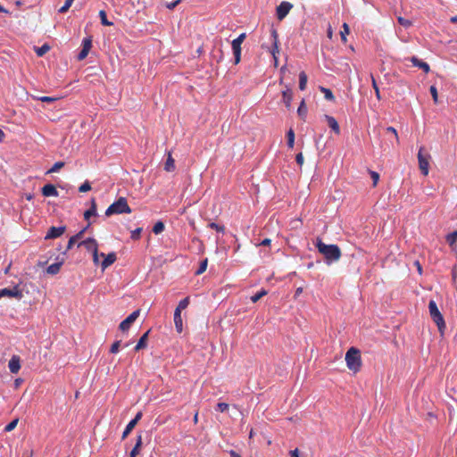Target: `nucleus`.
Returning a JSON list of instances; mask_svg holds the SVG:
<instances>
[{
	"label": "nucleus",
	"mask_w": 457,
	"mask_h": 457,
	"mask_svg": "<svg viewBox=\"0 0 457 457\" xmlns=\"http://www.w3.org/2000/svg\"><path fill=\"white\" fill-rule=\"evenodd\" d=\"M92 254H93V262H94V263L96 265L98 264V262H99L98 250L94 252V253H92Z\"/></svg>",
	"instance_id": "nucleus-57"
},
{
	"label": "nucleus",
	"mask_w": 457,
	"mask_h": 457,
	"mask_svg": "<svg viewBox=\"0 0 457 457\" xmlns=\"http://www.w3.org/2000/svg\"><path fill=\"white\" fill-rule=\"evenodd\" d=\"M83 237V231H79V233H77L75 236H73L72 237L75 238L76 241L79 240L81 237Z\"/></svg>",
	"instance_id": "nucleus-61"
},
{
	"label": "nucleus",
	"mask_w": 457,
	"mask_h": 457,
	"mask_svg": "<svg viewBox=\"0 0 457 457\" xmlns=\"http://www.w3.org/2000/svg\"><path fill=\"white\" fill-rule=\"evenodd\" d=\"M430 154L426 151L424 146H420L418 152L419 168L424 176H427L429 171Z\"/></svg>",
	"instance_id": "nucleus-5"
},
{
	"label": "nucleus",
	"mask_w": 457,
	"mask_h": 457,
	"mask_svg": "<svg viewBox=\"0 0 457 457\" xmlns=\"http://www.w3.org/2000/svg\"><path fill=\"white\" fill-rule=\"evenodd\" d=\"M142 445H143L142 436L141 435H137L136 445L133 447V449L131 450L130 453L137 455L139 453V452H140Z\"/></svg>",
	"instance_id": "nucleus-24"
},
{
	"label": "nucleus",
	"mask_w": 457,
	"mask_h": 457,
	"mask_svg": "<svg viewBox=\"0 0 457 457\" xmlns=\"http://www.w3.org/2000/svg\"><path fill=\"white\" fill-rule=\"evenodd\" d=\"M315 245L318 251L325 257L327 264L337 262L341 257V250L337 245H326L321 239L318 238Z\"/></svg>",
	"instance_id": "nucleus-1"
},
{
	"label": "nucleus",
	"mask_w": 457,
	"mask_h": 457,
	"mask_svg": "<svg viewBox=\"0 0 457 457\" xmlns=\"http://www.w3.org/2000/svg\"><path fill=\"white\" fill-rule=\"evenodd\" d=\"M49 49H50L49 46L45 44V45L36 48V54H37V56L41 57L44 54H46L49 51Z\"/></svg>",
	"instance_id": "nucleus-34"
},
{
	"label": "nucleus",
	"mask_w": 457,
	"mask_h": 457,
	"mask_svg": "<svg viewBox=\"0 0 457 457\" xmlns=\"http://www.w3.org/2000/svg\"><path fill=\"white\" fill-rule=\"evenodd\" d=\"M150 330L146 331L138 340L137 345L135 346V351L138 352L141 349H144L146 347V341L148 338Z\"/></svg>",
	"instance_id": "nucleus-20"
},
{
	"label": "nucleus",
	"mask_w": 457,
	"mask_h": 457,
	"mask_svg": "<svg viewBox=\"0 0 457 457\" xmlns=\"http://www.w3.org/2000/svg\"><path fill=\"white\" fill-rule=\"evenodd\" d=\"M96 204L95 202V199H92V205L88 210H87L84 212V218H85V220H89L91 216H96Z\"/></svg>",
	"instance_id": "nucleus-23"
},
{
	"label": "nucleus",
	"mask_w": 457,
	"mask_h": 457,
	"mask_svg": "<svg viewBox=\"0 0 457 457\" xmlns=\"http://www.w3.org/2000/svg\"><path fill=\"white\" fill-rule=\"evenodd\" d=\"M372 87H373V88L375 90L377 98L380 99L379 88H378V87L377 85V82H376V80H375V79L373 77H372Z\"/></svg>",
	"instance_id": "nucleus-51"
},
{
	"label": "nucleus",
	"mask_w": 457,
	"mask_h": 457,
	"mask_svg": "<svg viewBox=\"0 0 457 457\" xmlns=\"http://www.w3.org/2000/svg\"><path fill=\"white\" fill-rule=\"evenodd\" d=\"M429 314L433 321L436 324L438 330L443 334L445 328V322L442 313L440 312L436 303L434 300H430L428 303Z\"/></svg>",
	"instance_id": "nucleus-4"
},
{
	"label": "nucleus",
	"mask_w": 457,
	"mask_h": 457,
	"mask_svg": "<svg viewBox=\"0 0 457 457\" xmlns=\"http://www.w3.org/2000/svg\"><path fill=\"white\" fill-rule=\"evenodd\" d=\"M140 313V310L137 309L131 312L124 320H122L120 325L119 328L125 332L129 329L130 326L135 322V320L138 318Z\"/></svg>",
	"instance_id": "nucleus-7"
},
{
	"label": "nucleus",
	"mask_w": 457,
	"mask_h": 457,
	"mask_svg": "<svg viewBox=\"0 0 457 457\" xmlns=\"http://www.w3.org/2000/svg\"><path fill=\"white\" fill-rule=\"evenodd\" d=\"M446 241L449 244L450 246H453L456 241H457V230L453 231V233H450L446 237Z\"/></svg>",
	"instance_id": "nucleus-36"
},
{
	"label": "nucleus",
	"mask_w": 457,
	"mask_h": 457,
	"mask_svg": "<svg viewBox=\"0 0 457 457\" xmlns=\"http://www.w3.org/2000/svg\"><path fill=\"white\" fill-rule=\"evenodd\" d=\"M165 228L164 223L161 220L157 221L153 227V232L155 235L162 233Z\"/></svg>",
	"instance_id": "nucleus-30"
},
{
	"label": "nucleus",
	"mask_w": 457,
	"mask_h": 457,
	"mask_svg": "<svg viewBox=\"0 0 457 457\" xmlns=\"http://www.w3.org/2000/svg\"><path fill=\"white\" fill-rule=\"evenodd\" d=\"M142 416H143L142 411H138L136 414L135 418L133 420H131V421L134 422L137 425V422L141 420Z\"/></svg>",
	"instance_id": "nucleus-56"
},
{
	"label": "nucleus",
	"mask_w": 457,
	"mask_h": 457,
	"mask_svg": "<svg viewBox=\"0 0 457 457\" xmlns=\"http://www.w3.org/2000/svg\"><path fill=\"white\" fill-rule=\"evenodd\" d=\"M64 166L63 162H55L50 170L46 173H53L57 172L60 169H62Z\"/></svg>",
	"instance_id": "nucleus-41"
},
{
	"label": "nucleus",
	"mask_w": 457,
	"mask_h": 457,
	"mask_svg": "<svg viewBox=\"0 0 457 457\" xmlns=\"http://www.w3.org/2000/svg\"><path fill=\"white\" fill-rule=\"evenodd\" d=\"M307 84V75L304 71H301L299 74V88L300 90H304L306 88Z\"/></svg>",
	"instance_id": "nucleus-27"
},
{
	"label": "nucleus",
	"mask_w": 457,
	"mask_h": 457,
	"mask_svg": "<svg viewBox=\"0 0 457 457\" xmlns=\"http://www.w3.org/2000/svg\"><path fill=\"white\" fill-rule=\"evenodd\" d=\"M410 61L411 62L414 67L421 69L425 73H428L430 71L429 65L426 62H423L422 60L419 59L418 57L412 56L411 57Z\"/></svg>",
	"instance_id": "nucleus-15"
},
{
	"label": "nucleus",
	"mask_w": 457,
	"mask_h": 457,
	"mask_svg": "<svg viewBox=\"0 0 457 457\" xmlns=\"http://www.w3.org/2000/svg\"><path fill=\"white\" fill-rule=\"evenodd\" d=\"M397 21H398L399 24L402 25L404 28H409L412 24V22L410 20H407V19H405V18H403L402 16H399L397 18Z\"/></svg>",
	"instance_id": "nucleus-42"
},
{
	"label": "nucleus",
	"mask_w": 457,
	"mask_h": 457,
	"mask_svg": "<svg viewBox=\"0 0 457 457\" xmlns=\"http://www.w3.org/2000/svg\"><path fill=\"white\" fill-rule=\"evenodd\" d=\"M57 98L55 97H51V96H41L38 98V100H40L41 102H46V103H53L56 100Z\"/></svg>",
	"instance_id": "nucleus-53"
},
{
	"label": "nucleus",
	"mask_w": 457,
	"mask_h": 457,
	"mask_svg": "<svg viewBox=\"0 0 457 457\" xmlns=\"http://www.w3.org/2000/svg\"><path fill=\"white\" fill-rule=\"evenodd\" d=\"M271 37L273 38V47H272L271 54L275 59V62H277L276 53H278V32L275 29H271Z\"/></svg>",
	"instance_id": "nucleus-19"
},
{
	"label": "nucleus",
	"mask_w": 457,
	"mask_h": 457,
	"mask_svg": "<svg viewBox=\"0 0 457 457\" xmlns=\"http://www.w3.org/2000/svg\"><path fill=\"white\" fill-rule=\"evenodd\" d=\"M92 47V38L91 37H84L82 40V48L87 51H90Z\"/></svg>",
	"instance_id": "nucleus-37"
},
{
	"label": "nucleus",
	"mask_w": 457,
	"mask_h": 457,
	"mask_svg": "<svg viewBox=\"0 0 457 457\" xmlns=\"http://www.w3.org/2000/svg\"><path fill=\"white\" fill-rule=\"evenodd\" d=\"M207 264H208V259L204 258L200 262V265H199L198 269L196 270V271L195 272V274L197 276L203 274L207 269Z\"/></svg>",
	"instance_id": "nucleus-29"
},
{
	"label": "nucleus",
	"mask_w": 457,
	"mask_h": 457,
	"mask_svg": "<svg viewBox=\"0 0 457 457\" xmlns=\"http://www.w3.org/2000/svg\"><path fill=\"white\" fill-rule=\"evenodd\" d=\"M5 137L4 132L0 129V142H3Z\"/></svg>",
	"instance_id": "nucleus-64"
},
{
	"label": "nucleus",
	"mask_w": 457,
	"mask_h": 457,
	"mask_svg": "<svg viewBox=\"0 0 457 457\" xmlns=\"http://www.w3.org/2000/svg\"><path fill=\"white\" fill-rule=\"evenodd\" d=\"M370 174L373 181V187H376L379 179V174L373 170H370Z\"/></svg>",
	"instance_id": "nucleus-48"
},
{
	"label": "nucleus",
	"mask_w": 457,
	"mask_h": 457,
	"mask_svg": "<svg viewBox=\"0 0 457 457\" xmlns=\"http://www.w3.org/2000/svg\"><path fill=\"white\" fill-rule=\"evenodd\" d=\"M208 227L212 228V229H215L218 232L223 233L225 231V227L223 225H220V224H218L216 222H210L208 224Z\"/></svg>",
	"instance_id": "nucleus-39"
},
{
	"label": "nucleus",
	"mask_w": 457,
	"mask_h": 457,
	"mask_svg": "<svg viewBox=\"0 0 457 457\" xmlns=\"http://www.w3.org/2000/svg\"><path fill=\"white\" fill-rule=\"evenodd\" d=\"M136 427V424L134 422H132L131 420L128 423V425L126 426L123 433H122V436L121 438L122 439H125L129 434L130 432L132 431V429Z\"/></svg>",
	"instance_id": "nucleus-33"
},
{
	"label": "nucleus",
	"mask_w": 457,
	"mask_h": 457,
	"mask_svg": "<svg viewBox=\"0 0 457 457\" xmlns=\"http://www.w3.org/2000/svg\"><path fill=\"white\" fill-rule=\"evenodd\" d=\"M62 265V262H54L47 267L46 272L51 275H55L60 271Z\"/></svg>",
	"instance_id": "nucleus-21"
},
{
	"label": "nucleus",
	"mask_w": 457,
	"mask_h": 457,
	"mask_svg": "<svg viewBox=\"0 0 457 457\" xmlns=\"http://www.w3.org/2000/svg\"><path fill=\"white\" fill-rule=\"evenodd\" d=\"M85 246L87 251H91L92 253L98 250V245L95 238L88 237L86 240L81 241L79 243L78 246Z\"/></svg>",
	"instance_id": "nucleus-11"
},
{
	"label": "nucleus",
	"mask_w": 457,
	"mask_h": 457,
	"mask_svg": "<svg viewBox=\"0 0 457 457\" xmlns=\"http://www.w3.org/2000/svg\"><path fill=\"white\" fill-rule=\"evenodd\" d=\"M175 169V161L174 159L172 158L171 156V154L169 153L168 154V157H167V160L165 162V165H164V170L166 171H173Z\"/></svg>",
	"instance_id": "nucleus-22"
},
{
	"label": "nucleus",
	"mask_w": 457,
	"mask_h": 457,
	"mask_svg": "<svg viewBox=\"0 0 457 457\" xmlns=\"http://www.w3.org/2000/svg\"><path fill=\"white\" fill-rule=\"evenodd\" d=\"M303 292V287H297L295 293V297L299 296Z\"/></svg>",
	"instance_id": "nucleus-63"
},
{
	"label": "nucleus",
	"mask_w": 457,
	"mask_h": 457,
	"mask_svg": "<svg viewBox=\"0 0 457 457\" xmlns=\"http://www.w3.org/2000/svg\"><path fill=\"white\" fill-rule=\"evenodd\" d=\"M9 296L14 297L16 299L21 300L23 297L22 290L19 288L18 286L13 287L12 288H3L0 290V297Z\"/></svg>",
	"instance_id": "nucleus-8"
},
{
	"label": "nucleus",
	"mask_w": 457,
	"mask_h": 457,
	"mask_svg": "<svg viewBox=\"0 0 457 457\" xmlns=\"http://www.w3.org/2000/svg\"><path fill=\"white\" fill-rule=\"evenodd\" d=\"M293 99V92L288 86L282 91V101L287 109L291 107V102Z\"/></svg>",
	"instance_id": "nucleus-16"
},
{
	"label": "nucleus",
	"mask_w": 457,
	"mask_h": 457,
	"mask_svg": "<svg viewBox=\"0 0 457 457\" xmlns=\"http://www.w3.org/2000/svg\"><path fill=\"white\" fill-rule=\"evenodd\" d=\"M120 346V340L115 341V342L112 345V346H111V348H110V352H111L112 353H117L119 352Z\"/></svg>",
	"instance_id": "nucleus-47"
},
{
	"label": "nucleus",
	"mask_w": 457,
	"mask_h": 457,
	"mask_svg": "<svg viewBox=\"0 0 457 457\" xmlns=\"http://www.w3.org/2000/svg\"><path fill=\"white\" fill-rule=\"evenodd\" d=\"M342 28H343V30H341L340 36H341L342 41L345 43L346 42V35L349 34L350 29L346 23H344Z\"/></svg>",
	"instance_id": "nucleus-38"
},
{
	"label": "nucleus",
	"mask_w": 457,
	"mask_h": 457,
	"mask_svg": "<svg viewBox=\"0 0 457 457\" xmlns=\"http://www.w3.org/2000/svg\"><path fill=\"white\" fill-rule=\"evenodd\" d=\"M228 409V404L226 403H219L217 404V411L224 412Z\"/></svg>",
	"instance_id": "nucleus-49"
},
{
	"label": "nucleus",
	"mask_w": 457,
	"mask_h": 457,
	"mask_svg": "<svg viewBox=\"0 0 457 457\" xmlns=\"http://www.w3.org/2000/svg\"><path fill=\"white\" fill-rule=\"evenodd\" d=\"M88 53H89V51L82 48L77 56L78 60L79 61L84 60L87 56Z\"/></svg>",
	"instance_id": "nucleus-50"
},
{
	"label": "nucleus",
	"mask_w": 457,
	"mask_h": 457,
	"mask_svg": "<svg viewBox=\"0 0 457 457\" xmlns=\"http://www.w3.org/2000/svg\"><path fill=\"white\" fill-rule=\"evenodd\" d=\"M180 2L181 0H176L170 3H167L166 7L170 10H173Z\"/></svg>",
	"instance_id": "nucleus-52"
},
{
	"label": "nucleus",
	"mask_w": 457,
	"mask_h": 457,
	"mask_svg": "<svg viewBox=\"0 0 457 457\" xmlns=\"http://www.w3.org/2000/svg\"><path fill=\"white\" fill-rule=\"evenodd\" d=\"M229 455L230 457H241V455L239 453H237L236 451L234 450H230L229 451Z\"/></svg>",
	"instance_id": "nucleus-62"
},
{
	"label": "nucleus",
	"mask_w": 457,
	"mask_h": 457,
	"mask_svg": "<svg viewBox=\"0 0 457 457\" xmlns=\"http://www.w3.org/2000/svg\"><path fill=\"white\" fill-rule=\"evenodd\" d=\"M270 239H269V238H265V239H263V240L260 243V245H263V246L270 245Z\"/></svg>",
	"instance_id": "nucleus-60"
},
{
	"label": "nucleus",
	"mask_w": 457,
	"mask_h": 457,
	"mask_svg": "<svg viewBox=\"0 0 457 457\" xmlns=\"http://www.w3.org/2000/svg\"><path fill=\"white\" fill-rule=\"evenodd\" d=\"M287 146L288 148H293L295 145V132L292 129H290L287 133Z\"/></svg>",
	"instance_id": "nucleus-28"
},
{
	"label": "nucleus",
	"mask_w": 457,
	"mask_h": 457,
	"mask_svg": "<svg viewBox=\"0 0 457 457\" xmlns=\"http://www.w3.org/2000/svg\"><path fill=\"white\" fill-rule=\"evenodd\" d=\"M66 230V227L65 226H60V227H51L45 238L46 239H54V238H57L59 237H61Z\"/></svg>",
	"instance_id": "nucleus-10"
},
{
	"label": "nucleus",
	"mask_w": 457,
	"mask_h": 457,
	"mask_svg": "<svg viewBox=\"0 0 457 457\" xmlns=\"http://www.w3.org/2000/svg\"><path fill=\"white\" fill-rule=\"evenodd\" d=\"M320 92H322L324 94V97L326 100H328V101L335 100V96L329 88H327L324 87H320Z\"/></svg>",
	"instance_id": "nucleus-25"
},
{
	"label": "nucleus",
	"mask_w": 457,
	"mask_h": 457,
	"mask_svg": "<svg viewBox=\"0 0 457 457\" xmlns=\"http://www.w3.org/2000/svg\"><path fill=\"white\" fill-rule=\"evenodd\" d=\"M18 421H19L18 419H15L13 420H12L9 424H7L5 426L4 431L5 432H10V431L13 430L15 428V427L17 426Z\"/></svg>",
	"instance_id": "nucleus-43"
},
{
	"label": "nucleus",
	"mask_w": 457,
	"mask_h": 457,
	"mask_svg": "<svg viewBox=\"0 0 457 457\" xmlns=\"http://www.w3.org/2000/svg\"><path fill=\"white\" fill-rule=\"evenodd\" d=\"M345 361L347 368L353 371L357 372L360 370L361 366V353L355 347H351L345 353Z\"/></svg>",
	"instance_id": "nucleus-2"
},
{
	"label": "nucleus",
	"mask_w": 457,
	"mask_h": 457,
	"mask_svg": "<svg viewBox=\"0 0 457 457\" xmlns=\"http://www.w3.org/2000/svg\"><path fill=\"white\" fill-rule=\"evenodd\" d=\"M298 115L304 120L307 115V107L305 105L304 100H302L298 109H297Z\"/></svg>",
	"instance_id": "nucleus-26"
},
{
	"label": "nucleus",
	"mask_w": 457,
	"mask_h": 457,
	"mask_svg": "<svg viewBox=\"0 0 457 457\" xmlns=\"http://www.w3.org/2000/svg\"><path fill=\"white\" fill-rule=\"evenodd\" d=\"M289 453H290V457H299V450L297 448L290 451Z\"/></svg>",
	"instance_id": "nucleus-59"
},
{
	"label": "nucleus",
	"mask_w": 457,
	"mask_h": 457,
	"mask_svg": "<svg viewBox=\"0 0 457 457\" xmlns=\"http://www.w3.org/2000/svg\"><path fill=\"white\" fill-rule=\"evenodd\" d=\"M8 368L11 373H18L21 370V358L18 355H12L9 361Z\"/></svg>",
	"instance_id": "nucleus-12"
},
{
	"label": "nucleus",
	"mask_w": 457,
	"mask_h": 457,
	"mask_svg": "<svg viewBox=\"0 0 457 457\" xmlns=\"http://www.w3.org/2000/svg\"><path fill=\"white\" fill-rule=\"evenodd\" d=\"M42 195L46 197L54 196L57 197L59 193L53 184H46L41 188Z\"/></svg>",
	"instance_id": "nucleus-14"
},
{
	"label": "nucleus",
	"mask_w": 457,
	"mask_h": 457,
	"mask_svg": "<svg viewBox=\"0 0 457 457\" xmlns=\"http://www.w3.org/2000/svg\"><path fill=\"white\" fill-rule=\"evenodd\" d=\"M268 294L267 290L262 289L259 292H257L255 295L251 296V301L253 303H257L262 297Z\"/></svg>",
	"instance_id": "nucleus-32"
},
{
	"label": "nucleus",
	"mask_w": 457,
	"mask_h": 457,
	"mask_svg": "<svg viewBox=\"0 0 457 457\" xmlns=\"http://www.w3.org/2000/svg\"><path fill=\"white\" fill-rule=\"evenodd\" d=\"M91 189V185L88 181L84 182L79 187V191L81 193L87 192Z\"/></svg>",
	"instance_id": "nucleus-46"
},
{
	"label": "nucleus",
	"mask_w": 457,
	"mask_h": 457,
	"mask_svg": "<svg viewBox=\"0 0 457 457\" xmlns=\"http://www.w3.org/2000/svg\"><path fill=\"white\" fill-rule=\"evenodd\" d=\"M430 94L432 96L433 101L435 104L438 103V94L437 89L435 86H431L429 88Z\"/></svg>",
	"instance_id": "nucleus-44"
},
{
	"label": "nucleus",
	"mask_w": 457,
	"mask_h": 457,
	"mask_svg": "<svg viewBox=\"0 0 457 457\" xmlns=\"http://www.w3.org/2000/svg\"><path fill=\"white\" fill-rule=\"evenodd\" d=\"M245 37H246L245 33H241L231 43L234 59H235V61H234L235 64L239 63V62L241 60V45L244 42V40L245 39Z\"/></svg>",
	"instance_id": "nucleus-6"
},
{
	"label": "nucleus",
	"mask_w": 457,
	"mask_h": 457,
	"mask_svg": "<svg viewBox=\"0 0 457 457\" xmlns=\"http://www.w3.org/2000/svg\"><path fill=\"white\" fill-rule=\"evenodd\" d=\"M174 323L176 327V330L179 333H181L183 330V321L181 318V312L179 310H175L174 312Z\"/></svg>",
	"instance_id": "nucleus-18"
},
{
	"label": "nucleus",
	"mask_w": 457,
	"mask_h": 457,
	"mask_svg": "<svg viewBox=\"0 0 457 457\" xmlns=\"http://www.w3.org/2000/svg\"><path fill=\"white\" fill-rule=\"evenodd\" d=\"M77 241L75 240V238H73L72 237L69 239L68 241V245H67V250L71 249L74 244L76 243Z\"/></svg>",
	"instance_id": "nucleus-58"
},
{
	"label": "nucleus",
	"mask_w": 457,
	"mask_h": 457,
	"mask_svg": "<svg viewBox=\"0 0 457 457\" xmlns=\"http://www.w3.org/2000/svg\"><path fill=\"white\" fill-rule=\"evenodd\" d=\"M99 17L101 19V23L104 25V26H112V22L109 21L107 20V16H106V12L104 10H101L99 12Z\"/></svg>",
	"instance_id": "nucleus-35"
},
{
	"label": "nucleus",
	"mask_w": 457,
	"mask_h": 457,
	"mask_svg": "<svg viewBox=\"0 0 457 457\" xmlns=\"http://www.w3.org/2000/svg\"><path fill=\"white\" fill-rule=\"evenodd\" d=\"M131 212L132 210L129 206L127 199L121 196L106 209L105 215L110 217L114 214L131 213Z\"/></svg>",
	"instance_id": "nucleus-3"
},
{
	"label": "nucleus",
	"mask_w": 457,
	"mask_h": 457,
	"mask_svg": "<svg viewBox=\"0 0 457 457\" xmlns=\"http://www.w3.org/2000/svg\"><path fill=\"white\" fill-rule=\"evenodd\" d=\"M295 162H297L298 165L302 166L303 163V155L302 153H299L296 154L295 156Z\"/></svg>",
	"instance_id": "nucleus-54"
},
{
	"label": "nucleus",
	"mask_w": 457,
	"mask_h": 457,
	"mask_svg": "<svg viewBox=\"0 0 457 457\" xmlns=\"http://www.w3.org/2000/svg\"><path fill=\"white\" fill-rule=\"evenodd\" d=\"M386 131L393 133L395 135V137L396 141L397 142L399 141L397 131H396V129L394 127H387L386 128Z\"/></svg>",
	"instance_id": "nucleus-55"
},
{
	"label": "nucleus",
	"mask_w": 457,
	"mask_h": 457,
	"mask_svg": "<svg viewBox=\"0 0 457 457\" xmlns=\"http://www.w3.org/2000/svg\"><path fill=\"white\" fill-rule=\"evenodd\" d=\"M189 302H190L189 297L188 296L185 297L184 299L179 301V303L175 310H179V312H181L183 310H185L188 306Z\"/></svg>",
	"instance_id": "nucleus-31"
},
{
	"label": "nucleus",
	"mask_w": 457,
	"mask_h": 457,
	"mask_svg": "<svg viewBox=\"0 0 457 457\" xmlns=\"http://www.w3.org/2000/svg\"><path fill=\"white\" fill-rule=\"evenodd\" d=\"M293 8V4L289 2L283 1L277 6V18L282 21Z\"/></svg>",
	"instance_id": "nucleus-9"
},
{
	"label": "nucleus",
	"mask_w": 457,
	"mask_h": 457,
	"mask_svg": "<svg viewBox=\"0 0 457 457\" xmlns=\"http://www.w3.org/2000/svg\"><path fill=\"white\" fill-rule=\"evenodd\" d=\"M74 0H66L64 4L59 9L58 12L60 13H65L66 12H68Z\"/></svg>",
	"instance_id": "nucleus-40"
},
{
	"label": "nucleus",
	"mask_w": 457,
	"mask_h": 457,
	"mask_svg": "<svg viewBox=\"0 0 457 457\" xmlns=\"http://www.w3.org/2000/svg\"><path fill=\"white\" fill-rule=\"evenodd\" d=\"M101 256L104 257V261L101 262V268L103 270L114 263L117 259L116 253L114 252L110 253L107 255L102 253Z\"/></svg>",
	"instance_id": "nucleus-13"
},
{
	"label": "nucleus",
	"mask_w": 457,
	"mask_h": 457,
	"mask_svg": "<svg viewBox=\"0 0 457 457\" xmlns=\"http://www.w3.org/2000/svg\"><path fill=\"white\" fill-rule=\"evenodd\" d=\"M142 232V228H137L131 231V239L132 240H138L140 238V234Z\"/></svg>",
	"instance_id": "nucleus-45"
},
{
	"label": "nucleus",
	"mask_w": 457,
	"mask_h": 457,
	"mask_svg": "<svg viewBox=\"0 0 457 457\" xmlns=\"http://www.w3.org/2000/svg\"><path fill=\"white\" fill-rule=\"evenodd\" d=\"M324 117H325V119H326V120H327V122H328V127H329V128H330V129H332L336 134L339 135V134H340V127H339V125H338V123H337V120H336L334 117H332V116H330V115H328V114H326Z\"/></svg>",
	"instance_id": "nucleus-17"
}]
</instances>
